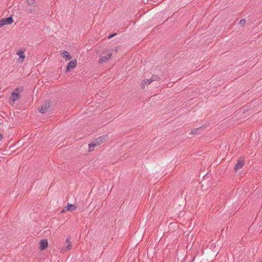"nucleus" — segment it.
I'll return each instance as SVG.
<instances>
[{
  "label": "nucleus",
  "instance_id": "1",
  "mask_svg": "<svg viewBox=\"0 0 262 262\" xmlns=\"http://www.w3.org/2000/svg\"><path fill=\"white\" fill-rule=\"evenodd\" d=\"M113 52V49H105L101 53L98 62L103 63L108 61L112 58Z\"/></svg>",
  "mask_w": 262,
  "mask_h": 262
},
{
  "label": "nucleus",
  "instance_id": "2",
  "mask_svg": "<svg viewBox=\"0 0 262 262\" xmlns=\"http://www.w3.org/2000/svg\"><path fill=\"white\" fill-rule=\"evenodd\" d=\"M22 91L21 88L15 89L9 97V102L11 105L14 104L15 102L20 98V93Z\"/></svg>",
  "mask_w": 262,
  "mask_h": 262
},
{
  "label": "nucleus",
  "instance_id": "3",
  "mask_svg": "<svg viewBox=\"0 0 262 262\" xmlns=\"http://www.w3.org/2000/svg\"><path fill=\"white\" fill-rule=\"evenodd\" d=\"M160 79V77L157 75H152L149 79H145L142 80L141 82L140 85L142 89H144L146 86L148 85L153 81L159 80Z\"/></svg>",
  "mask_w": 262,
  "mask_h": 262
},
{
  "label": "nucleus",
  "instance_id": "4",
  "mask_svg": "<svg viewBox=\"0 0 262 262\" xmlns=\"http://www.w3.org/2000/svg\"><path fill=\"white\" fill-rule=\"evenodd\" d=\"M109 139V136L107 134H104L98 138H97L95 141V145L99 146L101 144L106 142Z\"/></svg>",
  "mask_w": 262,
  "mask_h": 262
},
{
  "label": "nucleus",
  "instance_id": "5",
  "mask_svg": "<svg viewBox=\"0 0 262 262\" xmlns=\"http://www.w3.org/2000/svg\"><path fill=\"white\" fill-rule=\"evenodd\" d=\"M14 21L13 19L11 17L8 18H4L0 20V28L5 25H8L12 24Z\"/></svg>",
  "mask_w": 262,
  "mask_h": 262
},
{
  "label": "nucleus",
  "instance_id": "6",
  "mask_svg": "<svg viewBox=\"0 0 262 262\" xmlns=\"http://www.w3.org/2000/svg\"><path fill=\"white\" fill-rule=\"evenodd\" d=\"M66 246L65 247H62L61 250L60 252L61 253H64L66 252L67 251L70 250L72 248V244L70 242V238L67 237L66 239Z\"/></svg>",
  "mask_w": 262,
  "mask_h": 262
},
{
  "label": "nucleus",
  "instance_id": "7",
  "mask_svg": "<svg viewBox=\"0 0 262 262\" xmlns=\"http://www.w3.org/2000/svg\"><path fill=\"white\" fill-rule=\"evenodd\" d=\"M16 55L19 57L17 62L18 63H22L26 58L25 51L22 50H18L16 52Z\"/></svg>",
  "mask_w": 262,
  "mask_h": 262
},
{
  "label": "nucleus",
  "instance_id": "8",
  "mask_svg": "<svg viewBox=\"0 0 262 262\" xmlns=\"http://www.w3.org/2000/svg\"><path fill=\"white\" fill-rule=\"evenodd\" d=\"M52 106V103L50 102H46L40 107V112L45 113L47 112Z\"/></svg>",
  "mask_w": 262,
  "mask_h": 262
},
{
  "label": "nucleus",
  "instance_id": "9",
  "mask_svg": "<svg viewBox=\"0 0 262 262\" xmlns=\"http://www.w3.org/2000/svg\"><path fill=\"white\" fill-rule=\"evenodd\" d=\"M245 164L244 159L240 158L238 159L237 163L234 167V170L237 171L238 169L242 168Z\"/></svg>",
  "mask_w": 262,
  "mask_h": 262
},
{
  "label": "nucleus",
  "instance_id": "10",
  "mask_svg": "<svg viewBox=\"0 0 262 262\" xmlns=\"http://www.w3.org/2000/svg\"><path fill=\"white\" fill-rule=\"evenodd\" d=\"M77 60L74 59L68 63L66 67V72H69L71 69L75 68L77 66Z\"/></svg>",
  "mask_w": 262,
  "mask_h": 262
},
{
  "label": "nucleus",
  "instance_id": "11",
  "mask_svg": "<svg viewBox=\"0 0 262 262\" xmlns=\"http://www.w3.org/2000/svg\"><path fill=\"white\" fill-rule=\"evenodd\" d=\"M39 249L41 250H43L46 249L49 245L48 240L47 239H43L41 240L39 243Z\"/></svg>",
  "mask_w": 262,
  "mask_h": 262
},
{
  "label": "nucleus",
  "instance_id": "12",
  "mask_svg": "<svg viewBox=\"0 0 262 262\" xmlns=\"http://www.w3.org/2000/svg\"><path fill=\"white\" fill-rule=\"evenodd\" d=\"M60 53L66 60H70L72 58L70 53L66 50L60 51Z\"/></svg>",
  "mask_w": 262,
  "mask_h": 262
},
{
  "label": "nucleus",
  "instance_id": "13",
  "mask_svg": "<svg viewBox=\"0 0 262 262\" xmlns=\"http://www.w3.org/2000/svg\"><path fill=\"white\" fill-rule=\"evenodd\" d=\"M67 207L68 208V210L70 211H75L77 209V206L76 205L69 203H68Z\"/></svg>",
  "mask_w": 262,
  "mask_h": 262
},
{
  "label": "nucleus",
  "instance_id": "14",
  "mask_svg": "<svg viewBox=\"0 0 262 262\" xmlns=\"http://www.w3.org/2000/svg\"><path fill=\"white\" fill-rule=\"evenodd\" d=\"M202 129V127H199V128H194L193 129L191 130V134H193V135H200L201 133H200V130Z\"/></svg>",
  "mask_w": 262,
  "mask_h": 262
},
{
  "label": "nucleus",
  "instance_id": "15",
  "mask_svg": "<svg viewBox=\"0 0 262 262\" xmlns=\"http://www.w3.org/2000/svg\"><path fill=\"white\" fill-rule=\"evenodd\" d=\"M97 145H95V142L92 144H89V151H92L94 150V148L95 146H97Z\"/></svg>",
  "mask_w": 262,
  "mask_h": 262
},
{
  "label": "nucleus",
  "instance_id": "16",
  "mask_svg": "<svg viewBox=\"0 0 262 262\" xmlns=\"http://www.w3.org/2000/svg\"><path fill=\"white\" fill-rule=\"evenodd\" d=\"M239 24L242 26L244 27L246 24V20L245 19H241L239 21Z\"/></svg>",
  "mask_w": 262,
  "mask_h": 262
},
{
  "label": "nucleus",
  "instance_id": "17",
  "mask_svg": "<svg viewBox=\"0 0 262 262\" xmlns=\"http://www.w3.org/2000/svg\"><path fill=\"white\" fill-rule=\"evenodd\" d=\"M36 0H27V3L29 5H31L34 4Z\"/></svg>",
  "mask_w": 262,
  "mask_h": 262
},
{
  "label": "nucleus",
  "instance_id": "18",
  "mask_svg": "<svg viewBox=\"0 0 262 262\" xmlns=\"http://www.w3.org/2000/svg\"><path fill=\"white\" fill-rule=\"evenodd\" d=\"M69 210H68V208L67 206H66L61 211V213H64V212H66L67 211H68Z\"/></svg>",
  "mask_w": 262,
  "mask_h": 262
},
{
  "label": "nucleus",
  "instance_id": "19",
  "mask_svg": "<svg viewBox=\"0 0 262 262\" xmlns=\"http://www.w3.org/2000/svg\"><path fill=\"white\" fill-rule=\"evenodd\" d=\"M3 137V135H1V134H0V140H2Z\"/></svg>",
  "mask_w": 262,
  "mask_h": 262
},
{
  "label": "nucleus",
  "instance_id": "20",
  "mask_svg": "<svg viewBox=\"0 0 262 262\" xmlns=\"http://www.w3.org/2000/svg\"><path fill=\"white\" fill-rule=\"evenodd\" d=\"M118 48V47H116V48H115V50H116V51H117V50Z\"/></svg>",
  "mask_w": 262,
  "mask_h": 262
},
{
  "label": "nucleus",
  "instance_id": "21",
  "mask_svg": "<svg viewBox=\"0 0 262 262\" xmlns=\"http://www.w3.org/2000/svg\"><path fill=\"white\" fill-rule=\"evenodd\" d=\"M113 36V35H111V36H110V37L108 38H110L112 37Z\"/></svg>",
  "mask_w": 262,
  "mask_h": 262
}]
</instances>
